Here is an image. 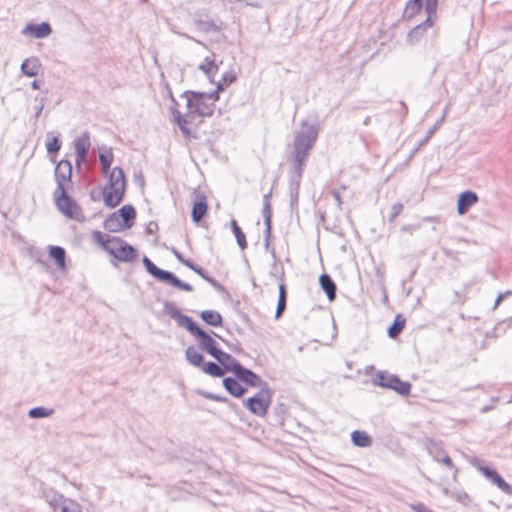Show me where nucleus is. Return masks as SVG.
<instances>
[{"label": "nucleus", "instance_id": "nucleus-17", "mask_svg": "<svg viewBox=\"0 0 512 512\" xmlns=\"http://www.w3.org/2000/svg\"><path fill=\"white\" fill-rule=\"evenodd\" d=\"M213 357L223 366L225 373L228 371L234 374L237 367L241 365L236 358L221 349Z\"/></svg>", "mask_w": 512, "mask_h": 512}, {"label": "nucleus", "instance_id": "nucleus-50", "mask_svg": "<svg viewBox=\"0 0 512 512\" xmlns=\"http://www.w3.org/2000/svg\"><path fill=\"white\" fill-rule=\"evenodd\" d=\"M454 498L457 501H459V502H461L463 504H468L469 501H470V498H469L468 494L465 493V492H457V493H455L454 494Z\"/></svg>", "mask_w": 512, "mask_h": 512}, {"label": "nucleus", "instance_id": "nucleus-59", "mask_svg": "<svg viewBox=\"0 0 512 512\" xmlns=\"http://www.w3.org/2000/svg\"><path fill=\"white\" fill-rule=\"evenodd\" d=\"M173 255L176 257V259L180 262V263H183V261L185 260V258L183 257V255L176 249V248H172L171 249Z\"/></svg>", "mask_w": 512, "mask_h": 512}, {"label": "nucleus", "instance_id": "nucleus-53", "mask_svg": "<svg viewBox=\"0 0 512 512\" xmlns=\"http://www.w3.org/2000/svg\"><path fill=\"white\" fill-rule=\"evenodd\" d=\"M439 462L443 463L444 465H446L450 469L454 468L452 460H451V458L447 454L443 455V457L440 459Z\"/></svg>", "mask_w": 512, "mask_h": 512}, {"label": "nucleus", "instance_id": "nucleus-4", "mask_svg": "<svg viewBox=\"0 0 512 512\" xmlns=\"http://www.w3.org/2000/svg\"><path fill=\"white\" fill-rule=\"evenodd\" d=\"M108 186L103 188V200L107 207L118 206L125 195L126 179L124 171L120 167H114L108 173Z\"/></svg>", "mask_w": 512, "mask_h": 512}, {"label": "nucleus", "instance_id": "nucleus-27", "mask_svg": "<svg viewBox=\"0 0 512 512\" xmlns=\"http://www.w3.org/2000/svg\"><path fill=\"white\" fill-rule=\"evenodd\" d=\"M201 319L208 325L219 327L223 323L221 314L215 310H204L200 313Z\"/></svg>", "mask_w": 512, "mask_h": 512}, {"label": "nucleus", "instance_id": "nucleus-35", "mask_svg": "<svg viewBox=\"0 0 512 512\" xmlns=\"http://www.w3.org/2000/svg\"><path fill=\"white\" fill-rule=\"evenodd\" d=\"M427 450L429 455L434 461L439 462L443 455L447 454L442 446L434 440H429L427 444Z\"/></svg>", "mask_w": 512, "mask_h": 512}, {"label": "nucleus", "instance_id": "nucleus-2", "mask_svg": "<svg viewBox=\"0 0 512 512\" xmlns=\"http://www.w3.org/2000/svg\"><path fill=\"white\" fill-rule=\"evenodd\" d=\"M163 311L169 315L173 320L176 321L178 326L184 327L187 331L198 339V348L205 351L212 357L220 350L217 342L204 331L199 325L192 320L191 317L184 315L176 307V305L170 301H164Z\"/></svg>", "mask_w": 512, "mask_h": 512}, {"label": "nucleus", "instance_id": "nucleus-47", "mask_svg": "<svg viewBox=\"0 0 512 512\" xmlns=\"http://www.w3.org/2000/svg\"><path fill=\"white\" fill-rule=\"evenodd\" d=\"M270 197H271V191H269L268 193H266L263 196V208H262L263 216L272 215Z\"/></svg>", "mask_w": 512, "mask_h": 512}, {"label": "nucleus", "instance_id": "nucleus-9", "mask_svg": "<svg viewBox=\"0 0 512 512\" xmlns=\"http://www.w3.org/2000/svg\"><path fill=\"white\" fill-rule=\"evenodd\" d=\"M273 391L269 386L261 388L254 396L244 401V406L254 415L263 417L271 405Z\"/></svg>", "mask_w": 512, "mask_h": 512}, {"label": "nucleus", "instance_id": "nucleus-44", "mask_svg": "<svg viewBox=\"0 0 512 512\" xmlns=\"http://www.w3.org/2000/svg\"><path fill=\"white\" fill-rule=\"evenodd\" d=\"M35 101L38 102V105L35 106V119H38L45 107V104L47 102L46 96H36Z\"/></svg>", "mask_w": 512, "mask_h": 512}, {"label": "nucleus", "instance_id": "nucleus-48", "mask_svg": "<svg viewBox=\"0 0 512 512\" xmlns=\"http://www.w3.org/2000/svg\"><path fill=\"white\" fill-rule=\"evenodd\" d=\"M263 218H264V225H265L264 239L270 240L271 228H272V224H271L272 215L263 216Z\"/></svg>", "mask_w": 512, "mask_h": 512}, {"label": "nucleus", "instance_id": "nucleus-16", "mask_svg": "<svg viewBox=\"0 0 512 512\" xmlns=\"http://www.w3.org/2000/svg\"><path fill=\"white\" fill-rule=\"evenodd\" d=\"M52 32L51 26L47 22L40 24H28L23 30V35L33 36L37 39H42L49 36Z\"/></svg>", "mask_w": 512, "mask_h": 512}, {"label": "nucleus", "instance_id": "nucleus-51", "mask_svg": "<svg viewBox=\"0 0 512 512\" xmlns=\"http://www.w3.org/2000/svg\"><path fill=\"white\" fill-rule=\"evenodd\" d=\"M411 508L415 512H434L422 503L412 504Z\"/></svg>", "mask_w": 512, "mask_h": 512}, {"label": "nucleus", "instance_id": "nucleus-26", "mask_svg": "<svg viewBox=\"0 0 512 512\" xmlns=\"http://www.w3.org/2000/svg\"><path fill=\"white\" fill-rule=\"evenodd\" d=\"M208 209V205L205 197H202L200 200L196 201L192 207L191 217L193 222L199 223L202 218L205 216Z\"/></svg>", "mask_w": 512, "mask_h": 512}, {"label": "nucleus", "instance_id": "nucleus-3", "mask_svg": "<svg viewBox=\"0 0 512 512\" xmlns=\"http://www.w3.org/2000/svg\"><path fill=\"white\" fill-rule=\"evenodd\" d=\"M182 97L186 98L187 117L211 116L214 112V104L219 98L217 91L211 93L185 91Z\"/></svg>", "mask_w": 512, "mask_h": 512}, {"label": "nucleus", "instance_id": "nucleus-43", "mask_svg": "<svg viewBox=\"0 0 512 512\" xmlns=\"http://www.w3.org/2000/svg\"><path fill=\"white\" fill-rule=\"evenodd\" d=\"M403 204L401 202L394 203L391 207L388 220L389 222H394V220L398 217V215L403 211Z\"/></svg>", "mask_w": 512, "mask_h": 512}, {"label": "nucleus", "instance_id": "nucleus-6", "mask_svg": "<svg viewBox=\"0 0 512 512\" xmlns=\"http://www.w3.org/2000/svg\"><path fill=\"white\" fill-rule=\"evenodd\" d=\"M142 262L146 271L160 282L187 292L193 291L190 284L180 280L174 273L160 269L147 256L143 257Z\"/></svg>", "mask_w": 512, "mask_h": 512}, {"label": "nucleus", "instance_id": "nucleus-23", "mask_svg": "<svg viewBox=\"0 0 512 512\" xmlns=\"http://www.w3.org/2000/svg\"><path fill=\"white\" fill-rule=\"evenodd\" d=\"M194 23L200 31L205 33L217 32L220 30L219 26L208 16L202 17L199 15L194 18Z\"/></svg>", "mask_w": 512, "mask_h": 512}, {"label": "nucleus", "instance_id": "nucleus-63", "mask_svg": "<svg viewBox=\"0 0 512 512\" xmlns=\"http://www.w3.org/2000/svg\"><path fill=\"white\" fill-rule=\"evenodd\" d=\"M502 301H503V295H498L495 300V303H494V308H496Z\"/></svg>", "mask_w": 512, "mask_h": 512}, {"label": "nucleus", "instance_id": "nucleus-29", "mask_svg": "<svg viewBox=\"0 0 512 512\" xmlns=\"http://www.w3.org/2000/svg\"><path fill=\"white\" fill-rule=\"evenodd\" d=\"M351 441L357 447H369L372 444V438L365 432L355 430L351 434Z\"/></svg>", "mask_w": 512, "mask_h": 512}, {"label": "nucleus", "instance_id": "nucleus-40", "mask_svg": "<svg viewBox=\"0 0 512 512\" xmlns=\"http://www.w3.org/2000/svg\"><path fill=\"white\" fill-rule=\"evenodd\" d=\"M53 414V409H48L43 406L34 407L29 410L28 416L32 419L45 418Z\"/></svg>", "mask_w": 512, "mask_h": 512}, {"label": "nucleus", "instance_id": "nucleus-25", "mask_svg": "<svg viewBox=\"0 0 512 512\" xmlns=\"http://www.w3.org/2000/svg\"><path fill=\"white\" fill-rule=\"evenodd\" d=\"M185 358L188 363L194 367L201 368L204 364V357L201 353L198 352L197 348L194 346H189L185 350Z\"/></svg>", "mask_w": 512, "mask_h": 512}, {"label": "nucleus", "instance_id": "nucleus-8", "mask_svg": "<svg viewBox=\"0 0 512 512\" xmlns=\"http://www.w3.org/2000/svg\"><path fill=\"white\" fill-rule=\"evenodd\" d=\"M68 189L54 190L53 199L57 209L66 217L74 220L83 218L82 210L67 193Z\"/></svg>", "mask_w": 512, "mask_h": 512}, {"label": "nucleus", "instance_id": "nucleus-41", "mask_svg": "<svg viewBox=\"0 0 512 512\" xmlns=\"http://www.w3.org/2000/svg\"><path fill=\"white\" fill-rule=\"evenodd\" d=\"M235 79H236V77L234 74L224 73L220 80L214 82V83H216L215 91H217V93H218L219 91L224 90V88L229 86L233 81H235Z\"/></svg>", "mask_w": 512, "mask_h": 512}, {"label": "nucleus", "instance_id": "nucleus-36", "mask_svg": "<svg viewBox=\"0 0 512 512\" xmlns=\"http://www.w3.org/2000/svg\"><path fill=\"white\" fill-rule=\"evenodd\" d=\"M201 369L204 373L213 377H222L225 374V369H222V367L215 362H204Z\"/></svg>", "mask_w": 512, "mask_h": 512}, {"label": "nucleus", "instance_id": "nucleus-12", "mask_svg": "<svg viewBox=\"0 0 512 512\" xmlns=\"http://www.w3.org/2000/svg\"><path fill=\"white\" fill-rule=\"evenodd\" d=\"M475 466L479 471L483 473V475L489 479L493 484H495L501 491L504 493L511 495L512 487L508 484L503 477L493 468L484 465L483 462L477 461Z\"/></svg>", "mask_w": 512, "mask_h": 512}, {"label": "nucleus", "instance_id": "nucleus-60", "mask_svg": "<svg viewBox=\"0 0 512 512\" xmlns=\"http://www.w3.org/2000/svg\"><path fill=\"white\" fill-rule=\"evenodd\" d=\"M194 272L197 273L203 279L208 275V273L200 266H197Z\"/></svg>", "mask_w": 512, "mask_h": 512}, {"label": "nucleus", "instance_id": "nucleus-28", "mask_svg": "<svg viewBox=\"0 0 512 512\" xmlns=\"http://www.w3.org/2000/svg\"><path fill=\"white\" fill-rule=\"evenodd\" d=\"M103 227L105 230L109 232H119L125 229L123 224L121 223V220L118 217L117 212L111 213L103 223Z\"/></svg>", "mask_w": 512, "mask_h": 512}, {"label": "nucleus", "instance_id": "nucleus-19", "mask_svg": "<svg viewBox=\"0 0 512 512\" xmlns=\"http://www.w3.org/2000/svg\"><path fill=\"white\" fill-rule=\"evenodd\" d=\"M118 217L125 229H130L136 218V210L132 205H124L118 211Z\"/></svg>", "mask_w": 512, "mask_h": 512}, {"label": "nucleus", "instance_id": "nucleus-14", "mask_svg": "<svg viewBox=\"0 0 512 512\" xmlns=\"http://www.w3.org/2000/svg\"><path fill=\"white\" fill-rule=\"evenodd\" d=\"M478 195L470 190L462 192L457 201V212L459 215L466 214L469 209L478 202Z\"/></svg>", "mask_w": 512, "mask_h": 512}, {"label": "nucleus", "instance_id": "nucleus-45", "mask_svg": "<svg viewBox=\"0 0 512 512\" xmlns=\"http://www.w3.org/2000/svg\"><path fill=\"white\" fill-rule=\"evenodd\" d=\"M438 0H425V10L427 12V17L431 19L432 15L436 14L437 11Z\"/></svg>", "mask_w": 512, "mask_h": 512}, {"label": "nucleus", "instance_id": "nucleus-32", "mask_svg": "<svg viewBox=\"0 0 512 512\" xmlns=\"http://www.w3.org/2000/svg\"><path fill=\"white\" fill-rule=\"evenodd\" d=\"M286 301H287L286 286L284 283H281L279 285V297H278V302H277V307H276V312H275L276 319H279L282 316L283 312L285 311Z\"/></svg>", "mask_w": 512, "mask_h": 512}, {"label": "nucleus", "instance_id": "nucleus-58", "mask_svg": "<svg viewBox=\"0 0 512 512\" xmlns=\"http://www.w3.org/2000/svg\"><path fill=\"white\" fill-rule=\"evenodd\" d=\"M183 265H185L186 267L190 268L191 270H195L196 267L198 266L197 264H195L192 260L190 259H186L183 261L182 263Z\"/></svg>", "mask_w": 512, "mask_h": 512}, {"label": "nucleus", "instance_id": "nucleus-52", "mask_svg": "<svg viewBox=\"0 0 512 512\" xmlns=\"http://www.w3.org/2000/svg\"><path fill=\"white\" fill-rule=\"evenodd\" d=\"M443 120H444V116H442V117H441V118H440V119H439V120L434 124V126H433V127H431V128L428 130V132H427V134H426V136H427L428 138H431V137L434 135L435 131H436V130L441 126V124H442Z\"/></svg>", "mask_w": 512, "mask_h": 512}, {"label": "nucleus", "instance_id": "nucleus-11", "mask_svg": "<svg viewBox=\"0 0 512 512\" xmlns=\"http://www.w3.org/2000/svg\"><path fill=\"white\" fill-rule=\"evenodd\" d=\"M57 187L55 190L69 189L72 187V164L69 160L59 161L54 171Z\"/></svg>", "mask_w": 512, "mask_h": 512}, {"label": "nucleus", "instance_id": "nucleus-10", "mask_svg": "<svg viewBox=\"0 0 512 512\" xmlns=\"http://www.w3.org/2000/svg\"><path fill=\"white\" fill-rule=\"evenodd\" d=\"M108 253L121 262H132L137 257V250L118 237H112V246Z\"/></svg>", "mask_w": 512, "mask_h": 512}, {"label": "nucleus", "instance_id": "nucleus-56", "mask_svg": "<svg viewBox=\"0 0 512 512\" xmlns=\"http://www.w3.org/2000/svg\"><path fill=\"white\" fill-rule=\"evenodd\" d=\"M157 229H158L157 223L150 222L149 225L146 228V233L147 234H154Z\"/></svg>", "mask_w": 512, "mask_h": 512}, {"label": "nucleus", "instance_id": "nucleus-55", "mask_svg": "<svg viewBox=\"0 0 512 512\" xmlns=\"http://www.w3.org/2000/svg\"><path fill=\"white\" fill-rule=\"evenodd\" d=\"M204 280H205V281H207L209 284H211L213 287H215V288H217V289H219V288H221V287H222V286L219 284V282H218L215 278H213V277H211V276H209V275H207V276L204 278Z\"/></svg>", "mask_w": 512, "mask_h": 512}, {"label": "nucleus", "instance_id": "nucleus-24", "mask_svg": "<svg viewBox=\"0 0 512 512\" xmlns=\"http://www.w3.org/2000/svg\"><path fill=\"white\" fill-rule=\"evenodd\" d=\"M171 113L175 118L176 123L178 124L179 129L183 133L185 137H189L191 135L190 129L187 127L189 120L186 114L183 116L180 111L175 107L171 106ZM194 117H189V119H193Z\"/></svg>", "mask_w": 512, "mask_h": 512}, {"label": "nucleus", "instance_id": "nucleus-22", "mask_svg": "<svg viewBox=\"0 0 512 512\" xmlns=\"http://www.w3.org/2000/svg\"><path fill=\"white\" fill-rule=\"evenodd\" d=\"M319 284L326 293L327 298L333 301L336 298L337 287L330 275L324 273L319 277Z\"/></svg>", "mask_w": 512, "mask_h": 512}, {"label": "nucleus", "instance_id": "nucleus-61", "mask_svg": "<svg viewBox=\"0 0 512 512\" xmlns=\"http://www.w3.org/2000/svg\"><path fill=\"white\" fill-rule=\"evenodd\" d=\"M247 5L258 6L262 0H242Z\"/></svg>", "mask_w": 512, "mask_h": 512}, {"label": "nucleus", "instance_id": "nucleus-62", "mask_svg": "<svg viewBox=\"0 0 512 512\" xmlns=\"http://www.w3.org/2000/svg\"><path fill=\"white\" fill-rule=\"evenodd\" d=\"M31 88H32V89H35V90H36V89H39V88H40V81H39V80H34V81H32V83H31Z\"/></svg>", "mask_w": 512, "mask_h": 512}, {"label": "nucleus", "instance_id": "nucleus-33", "mask_svg": "<svg viewBox=\"0 0 512 512\" xmlns=\"http://www.w3.org/2000/svg\"><path fill=\"white\" fill-rule=\"evenodd\" d=\"M199 69L207 75L211 82H215L214 77L219 67L213 60H209V58L206 57L205 61L200 64Z\"/></svg>", "mask_w": 512, "mask_h": 512}, {"label": "nucleus", "instance_id": "nucleus-39", "mask_svg": "<svg viewBox=\"0 0 512 512\" xmlns=\"http://www.w3.org/2000/svg\"><path fill=\"white\" fill-rule=\"evenodd\" d=\"M422 7V0H409L404 9V16L412 18Z\"/></svg>", "mask_w": 512, "mask_h": 512}, {"label": "nucleus", "instance_id": "nucleus-46", "mask_svg": "<svg viewBox=\"0 0 512 512\" xmlns=\"http://www.w3.org/2000/svg\"><path fill=\"white\" fill-rule=\"evenodd\" d=\"M199 394L202 395L203 397H205L206 399L213 400V401L220 402V403H227L229 401L227 397L221 396L218 394H214L211 392H202L201 391V392H199Z\"/></svg>", "mask_w": 512, "mask_h": 512}, {"label": "nucleus", "instance_id": "nucleus-37", "mask_svg": "<svg viewBox=\"0 0 512 512\" xmlns=\"http://www.w3.org/2000/svg\"><path fill=\"white\" fill-rule=\"evenodd\" d=\"M231 229L235 235L238 246L243 250L247 248L246 236L235 219L231 220Z\"/></svg>", "mask_w": 512, "mask_h": 512}, {"label": "nucleus", "instance_id": "nucleus-38", "mask_svg": "<svg viewBox=\"0 0 512 512\" xmlns=\"http://www.w3.org/2000/svg\"><path fill=\"white\" fill-rule=\"evenodd\" d=\"M90 148V137L87 132H84L75 142L76 153L88 154Z\"/></svg>", "mask_w": 512, "mask_h": 512}, {"label": "nucleus", "instance_id": "nucleus-21", "mask_svg": "<svg viewBox=\"0 0 512 512\" xmlns=\"http://www.w3.org/2000/svg\"><path fill=\"white\" fill-rule=\"evenodd\" d=\"M42 65L37 57L25 59L21 64V72L28 77L37 76Z\"/></svg>", "mask_w": 512, "mask_h": 512}, {"label": "nucleus", "instance_id": "nucleus-7", "mask_svg": "<svg viewBox=\"0 0 512 512\" xmlns=\"http://www.w3.org/2000/svg\"><path fill=\"white\" fill-rule=\"evenodd\" d=\"M372 381L375 385L391 389L401 396H408L412 387L410 382L403 381L397 375L388 371H378Z\"/></svg>", "mask_w": 512, "mask_h": 512}, {"label": "nucleus", "instance_id": "nucleus-20", "mask_svg": "<svg viewBox=\"0 0 512 512\" xmlns=\"http://www.w3.org/2000/svg\"><path fill=\"white\" fill-rule=\"evenodd\" d=\"M223 386L225 390L234 397L240 398L246 393V388H244L237 378L233 377H225L223 379Z\"/></svg>", "mask_w": 512, "mask_h": 512}, {"label": "nucleus", "instance_id": "nucleus-54", "mask_svg": "<svg viewBox=\"0 0 512 512\" xmlns=\"http://www.w3.org/2000/svg\"><path fill=\"white\" fill-rule=\"evenodd\" d=\"M88 154H80L76 153V166L79 167L81 164L85 163L87 160Z\"/></svg>", "mask_w": 512, "mask_h": 512}, {"label": "nucleus", "instance_id": "nucleus-30", "mask_svg": "<svg viewBox=\"0 0 512 512\" xmlns=\"http://www.w3.org/2000/svg\"><path fill=\"white\" fill-rule=\"evenodd\" d=\"M49 255L55 261L59 268L65 269L66 252L64 248L60 246H50Z\"/></svg>", "mask_w": 512, "mask_h": 512}, {"label": "nucleus", "instance_id": "nucleus-18", "mask_svg": "<svg viewBox=\"0 0 512 512\" xmlns=\"http://www.w3.org/2000/svg\"><path fill=\"white\" fill-rule=\"evenodd\" d=\"M114 160V155L112 148L107 146H102L99 149V161H100V167H101V173L104 176H107L110 172L111 164Z\"/></svg>", "mask_w": 512, "mask_h": 512}, {"label": "nucleus", "instance_id": "nucleus-31", "mask_svg": "<svg viewBox=\"0 0 512 512\" xmlns=\"http://www.w3.org/2000/svg\"><path fill=\"white\" fill-rule=\"evenodd\" d=\"M405 318L401 314H397L394 318L393 323L388 328V336L395 339L399 336L405 326Z\"/></svg>", "mask_w": 512, "mask_h": 512}, {"label": "nucleus", "instance_id": "nucleus-57", "mask_svg": "<svg viewBox=\"0 0 512 512\" xmlns=\"http://www.w3.org/2000/svg\"><path fill=\"white\" fill-rule=\"evenodd\" d=\"M332 196L334 197L335 201L337 202L338 207H341V204H342V198H341L340 191H338V190H333V191H332Z\"/></svg>", "mask_w": 512, "mask_h": 512}, {"label": "nucleus", "instance_id": "nucleus-42", "mask_svg": "<svg viewBox=\"0 0 512 512\" xmlns=\"http://www.w3.org/2000/svg\"><path fill=\"white\" fill-rule=\"evenodd\" d=\"M60 148L61 141L58 136L52 137V139L46 143V149L49 154L57 153Z\"/></svg>", "mask_w": 512, "mask_h": 512}, {"label": "nucleus", "instance_id": "nucleus-1", "mask_svg": "<svg viewBox=\"0 0 512 512\" xmlns=\"http://www.w3.org/2000/svg\"><path fill=\"white\" fill-rule=\"evenodd\" d=\"M319 130L320 127L317 121L309 122L304 119L300 122V129L294 134L292 151L293 172L289 182L290 206L292 211L297 210L298 208L299 189L302 175L310 151L313 149L317 141Z\"/></svg>", "mask_w": 512, "mask_h": 512}, {"label": "nucleus", "instance_id": "nucleus-15", "mask_svg": "<svg viewBox=\"0 0 512 512\" xmlns=\"http://www.w3.org/2000/svg\"><path fill=\"white\" fill-rule=\"evenodd\" d=\"M433 25L432 20L427 17L423 22L413 27L407 34L406 40L409 44L413 45L420 41L426 31Z\"/></svg>", "mask_w": 512, "mask_h": 512}, {"label": "nucleus", "instance_id": "nucleus-49", "mask_svg": "<svg viewBox=\"0 0 512 512\" xmlns=\"http://www.w3.org/2000/svg\"><path fill=\"white\" fill-rule=\"evenodd\" d=\"M429 140H430V138H428L427 136H425L424 138L419 140L416 143V146L414 147V149L412 150L411 156L415 155L422 147H424L429 142Z\"/></svg>", "mask_w": 512, "mask_h": 512}, {"label": "nucleus", "instance_id": "nucleus-64", "mask_svg": "<svg viewBox=\"0 0 512 512\" xmlns=\"http://www.w3.org/2000/svg\"><path fill=\"white\" fill-rule=\"evenodd\" d=\"M499 295H503V300L507 297L512 295V291L508 290L505 293H500Z\"/></svg>", "mask_w": 512, "mask_h": 512}, {"label": "nucleus", "instance_id": "nucleus-5", "mask_svg": "<svg viewBox=\"0 0 512 512\" xmlns=\"http://www.w3.org/2000/svg\"><path fill=\"white\" fill-rule=\"evenodd\" d=\"M42 497L46 500L54 512H82L81 506L74 500L64 497L53 488L40 482Z\"/></svg>", "mask_w": 512, "mask_h": 512}, {"label": "nucleus", "instance_id": "nucleus-34", "mask_svg": "<svg viewBox=\"0 0 512 512\" xmlns=\"http://www.w3.org/2000/svg\"><path fill=\"white\" fill-rule=\"evenodd\" d=\"M93 240L102 246V248L108 253L110 247L112 246V237L110 235L104 234L101 231H93L92 233Z\"/></svg>", "mask_w": 512, "mask_h": 512}, {"label": "nucleus", "instance_id": "nucleus-13", "mask_svg": "<svg viewBox=\"0 0 512 512\" xmlns=\"http://www.w3.org/2000/svg\"><path fill=\"white\" fill-rule=\"evenodd\" d=\"M234 375L239 381L251 387H257L261 389L268 386V384L259 375L244 367L242 364L237 367Z\"/></svg>", "mask_w": 512, "mask_h": 512}]
</instances>
